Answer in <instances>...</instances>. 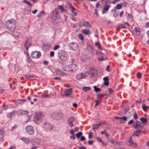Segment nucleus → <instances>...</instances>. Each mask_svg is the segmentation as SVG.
<instances>
[{
    "label": "nucleus",
    "instance_id": "obj_30",
    "mask_svg": "<svg viewBox=\"0 0 149 149\" xmlns=\"http://www.w3.org/2000/svg\"><path fill=\"white\" fill-rule=\"evenodd\" d=\"M36 76L35 75H33L31 74H26L25 75V77L27 79H29L31 78H35Z\"/></svg>",
    "mask_w": 149,
    "mask_h": 149
},
{
    "label": "nucleus",
    "instance_id": "obj_22",
    "mask_svg": "<svg viewBox=\"0 0 149 149\" xmlns=\"http://www.w3.org/2000/svg\"><path fill=\"white\" fill-rule=\"evenodd\" d=\"M82 33L85 35H89L90 33V31L89 30L83 29L82 30Z\"/></svg>",
    "mask_w": 149,
    "mask_h": 149
},
{
    "label": "nucleus",
    "instance_id": "obj_20",
    "mask_svg": "<svg viewBox=\"0 0 149 149\" xmlns=\"http://www.w3.org/2000/svg\"><path fill=\"white\" fill-rule=\"evenodd\" d=\"M103 124H104V123L101 122L100 123L97 124L95 125H93V129H97L101 125Z\"/></svg>",
    "mask_w": 149,
    "mask_h": 149
},
{
    "label": "nucleus",
    "instance_id": "obj_45",
    "mask_svg": "<svg viewBox=\"0 0 149 149\" xmlns=\"http://www.w3.org/2000/svg\"><path fill=\"white\" fill-rule=\"evenodd\" d=\"M142 108L143 110L144 111H146L148 108V107L145 104H143Z\"/></svg>",
    "mask_w": 149,
    "mask_h": 149
},
{
    "label": "nucleus",
    "instance_id": "obj_46",
    "mask_svg": "<svg viewBox=\"0 0 149 149\" xmlns=\"http://www.w3.org/2000/svg\"><path fill=\"white\" fill-rule=\"evenodd\" d=\"M78 37L79 39L81 40H84V37L83 35L81 33H80L78 35Z\"/></svg>",
    "mask_w": 149,
    "mask_h": 149
},
{
    "label": "nucleus",
    "instance_id": "obj_25",
    "mask_svg": "<svg viewBox=\"0 0 149 149\" xmlns=\"http://www.w3.org/2000/svg\"><path fill=\"white\" fill-rule=\"evenodd\" d=\"M127 120V118L126 117H120V122L121 123H124V121Z\"/></svg>",
    "mask_w": 149,
    "mask_h": 149
},
{
    "label": "nucleus",
    "instance_id": "obj_1",
    "mask_svg": "<svg viewBox=\"0 0 149 149\" xmlns=\"http://www.w3.org/2000/svg\"><path fill=\"white\" fill-rule=\"evenodd\" d=\"M33 121L37 124L41 123L44 120L43 115L41 113H37L34 116Z\"/></svg>",
    "mask_w": 149,
    "mask_h": 149
},
{
    "label": "nucleus",
    "instance_id": "obj_62",
    "mask_svg": "<svg viewBox=\"0 0 149 149\" xmlns=\"http://www.w3.org/2000/svg\"><path fill=\"white\" fill-rule=\"evenodd\" d=\"M80 140L81 141H83L86 140V138L84 136H81Z\"/></svg>",
    "mask_w": 149,
    "mask_h": 149
},
{
    "label": "nucleus",
    "instance_id": "obj_51",
    "mask_svg": "<svg viewBox=\"0 0 149 149\" xmlns=\"http://www.w3.org/2000/svg\"><path fill=\"white\" fill-rule=\"evenodd\" d=\"M49 97V95L48 94L45 95V94H43L41 96V97L42 98H43V97L47 98Z\"/></svg>",
    "mask_w": 149,
    "mask_h": 149
},
{
    "label": "nucleus",
    "instance_id": "obj_48",
    "mask_svg": "<svg viewBox=\"0 0 149 149\" xmlns=\"http://www.w3.org/2000/svg\"><path fill=\"white\" fill-rule=\"evenodd\" d=\"M95 91L97 92L100 91V89L99 88H97L96 86H94Z\"/></svg>",
    "mask_w": 149,
    "mask_h": 149
},
{
    "label": "nucleus",
    "instance_id": "obj_27",
    "mask_svg": "<svg viewBox=\"0 0 149 149\" xmlns=\"http://www.w3.org/2000/svg\"><path fill=\"white\" fill-rule=\"evenodd\" d=\"M13 35L15 38H18L20 36V34L17 32L15 31L13 32Z\"/></svg>",
    "mask_w": 149,
    "mask_h": 149
},
{
    "label": "nucleus",
    "instance_id": "obj_49",
    "mask_svg": "<svg viewBox=\"0 0 149 149\" xmlns=\"http://www.w3.org/2000/svg\"><path fill=\"white\" fill-rule=\"evenodd\" d=\"M89 74V72L88 71H86L84 73H83V76L84 78L88 76Z\"/></svg>",
    "mask_w": 149,
    "mask_h": 149
},
{
    "label": "nucleus",
    "instance_id": "obj_47",
    "mask_svg": "<svg viewBox=\"0 0 149 149\" xmlns=\"http://www.w3.org/2000/svg\"><path fill=\"white\" fill-rule=\"evenodd\" d=\"M8 108V107L7 105L3 104V105L2 107L1 108V109L2 110H5L7 109Z\"/></svg>",
    "mask_w": 149,
    "mask_h": 149
},
{
    "label": "nucleus",
    "instance_id": "obj_64",
    "mask_svg": "<svg viewBox=\"0 0 149 149\" xmlns=\"http://www.w3.org/2000/svg\"><path fill=\"white\" fill-rule=\"evenodd\" d=\"M27 61L29 62H30L31 61V59L30 57L28 55V56L27 57Z\"/></svg>",
    "mask_w": 149,
    "mask_h": 149
},
{
    "label": "nucleus",
    "instance_id": "obj_14",
    "mask_svg": "<svg viewBox=\"0 0 149 149\" xmlns=\"http://www.w3.org/2000/svg\"><path fill=\"white\" fill-rule=\"evenodd\" d=\"M55 73L57 75L63 76L65 75V73L63 72L61 70L57 69L55 70Z\"/></svg>",
    "mask_w": 149,
    "mask_h": 149
},
{
    "label": "nucleus",
    "instance_id": "obj_24",
    "mask_svg": "<svg viewBox=\"0 0 149 149\" xmlns=\"http://www.w3.org/2000/svg\"><path fill=\"white\" fill-rule=\"evenodd\" d=\"M103 4H106L107 3L111 4L112 2L111 0H103L102 1Z\"/></svg>",
    "mask_w": 149,
    "mask_h": 149
},
{
    "label": "nucleus",
    "instance_id": "obj_23",
    "mask_svg": "<svg viewBox=\"0 0 149 149\" xmlns=\"http://www.w3.org/2000/svg\"><path fill=\"white\" fill-rule=\"evenodd\" d=\"M84 78V77L83 76V73H81L77 75V78L78 79L80 80Z\"/></svg>",
    "mask_w": 149,
    "mask_h": 149
},
{
    "label": "nucleus",
    "instance_id": "obj_37",
    "mask_svg": "<svg viewBox=\"0 0 149 149\" xmlns=\"http://www.w3.org/2000/svg\"><path fill=\"white\" fill-rule=\"evenodd\" d=\"M104 95L103 94H101L98 95H97V98L99 100H101L103 97L104 96Z\"/></svg>",
    "mask_w": 149,
    "mask_h": 149
},
{
    "label": "nucleus",
    "instance_id": "obj_18",
    "mask_svg": "<svg viewBox=\"0 0 149 149\" xmlns=\"http://www.w3.org/2000/svg\"><path fill=\"white\" fill-rule=\"evenodd\" d=\"M69 7L70 9H71V12L72 13L75 15H77V10L74 8L71 4H69Z\"/></svg>",
    "mask_w": 149,
    "mask_h": 149
},
{
    "label": "nucleus",
    "instance_id": "obj_50",
    "mask_svg": "<svg viewBox=\"0 0 149 149\" xmlns=\"http://www.w3.org/2000/svg\"><path fill=\"white\" fill-rule=\"evenodd\" d=\"M3 140V135L2 134H0V141H2Z\"/></svg>",
    "mask_w": 149,
    "mask_h": 149
},
{
    "label": "nucleus",
    "instance_id": "obj_53",
    "mask_svg": "<svg viewBox=\"0 0 149 149\" xmlns=\"http://www.w3.org/2000/svg\"><path fill=\"white\" fill-rule=\"evenodd\" d=\"M60 47V46L59 45H57L55 46L54 47V49L55 50H56L58 49Z\"/></svg>",
    "mask_w": 149,
    "mask_h": 149
},
{
    "label": "nucleus",
    "instance_id": "obj_35",
    "mask_svg": "<svg viewBox=\"0 0 149 149\" xmlns=\"http://www.w3.org/2000/svg\"><path fill=\"white\" fill-rule=\"evenodd\" d=\"M141 131L140 130H137L134 133V135L136 136H138L141 133Z\"/></svg>",
    "mask_w": 149,
    "mask_h": 149
},
{
    "label": "nucleus",
    "instance_id": "obj_34",
    "mask_svg": "<svg viewBox=\"0 0 149 149\" xmlns=\"http://www.w3.org/2000/svg\"><path fill=\"white\" fill-rule=\"evenodd\" d=\"M15 113H16L17 115H22V110H19L17 111H14Z\"/></svg>",
    "mask_w": 149,
    "mask_h": 149
},
{
    "label": "nucleus",
    "instance_id": "obj_4",
    "mask_svg": "<svg viewBox=\"0 0 149 149\" xmlns=\"http://www.w3.org/2000/svg\"><path fill=\"white\" fill-rule=\"evenodd\" d=\"M58 56L60 60L63 61H66L68 60L69 56L68 54L63 50L58 51Z\"/></svg>",
    "mask_w": 149,
    "mask_h": 149
},
{
    "label": "nucleus",
    "instance_id": "obj_9",
    "mask_svg": "<svg viewBox=\"0 0 149 149\" xmlns=\"http://www.w3.org/2000/svg\"><path fill=\"white\" fill-rule=\"evenodd\" d=\"M43 127L46 131L51 130L52 128V126L48 123L45 122L43 125Z\"/></svg>",
    "mask_w": 149,
    "mask_h": 149
},
{
    "label": "nucleus",
    "instance_id": "obj_28",
    "mask_svg": "<svg viewBox=\"0 0 149 149\" xmlns=\"http://www.w3.org/2000/svg\"><path fill=\"white\" fill-rule=\"evenodd\" d=\"M100 56L98 57V59L100 61H103L104 58V54L102 53H100Z\"/></svg>",
    "mask_w": 149,
    "mask_h": 149
},
{
    "label": "nucleus",
    "instance_id": "obj_54",
    "mask_svg": "<svg viewBox=\"0 0 149 149\" xmlns=\"http://www.w3.org/2000/svg\"><path fill=\"white\" fill-rule=\"evenodd\" d=\"M26 101V100L24 99L19 100V101H18V103L20 104L23 102H25Z\"/></svg>",
    "mask_w": 149,
    "mask_h": 149
},
{
    "label": "nucleus",
    "instance_id": "obj_21",
    "mask_svg": "<svg viewBox=\"0 0 149 149\" xmlns=\"http://www.w3.org/2000/svg\"><path fill=\"white\" fill-rule=\"evenodd\" d=\"M103 80L104 81V84L106 86H108L109 84V81L108 77H105L103 78Z\"/></svg>",
    "mask_w": 149,
    "mask_h": 149
},
{
    "label": "nucleus",
    "instance_id": "obj_42",
    "mask_svg": "<svg viewBox=\"0 0 149 149\" xmlns=\"http://www.w3.org/2000/svg\"><path fill=\"white\" fill-rule=\"evenodd\" d=\"M58 8L61 9V11L63 12L64 11V8L61 5H59L58 6Z\"/></svg>",
    "mask_w": 149,
    "mask_h": 149
},
{
    "label": "nucleus",
    "instance_id": "obj_56",
    "mask_svg": "<svg viewBox=\"0 0 149 149\" xmlns=\"http://www.w3.org/2000/svg\"><path fill=\"white\" fill-rule=\"evenodd\" d=\"M22 114H25L28 113V112L27 111L22 110Z\"/></svg>",
    "mask_w": 149,
    "mask_h": 149
},
{
    "label": "nucleus",
    "instance_id": "obj_58",
    "mask_svg": "<svg viewBox=\"0 0 149 149\" xmlns=\"http://www.w3.org/2000/svg\"><path fill=\"white\" fill-rule=\"evenodd\" d=\"M134 122V121L133 120H131L128 122V125H131Z\"/></svg>",
    "mask_w": 149,
    "mask_h": 149
},
{
    "label": "nucleus",
    "instance_id": "obj_10",
    "mask_svg": "<svg viewBox=\"0 0 149 149\" xmlns=\"http://www.w3.org/2000/svg\"><path fill=\"white\" fill-rule=\"evenodd\" d=\"M52 17L54 20L58 19L60 17V13L57 10H55L52 13Z\"/></svg>",
    "mask_w": 149,
    "mask_h": 149
},
{
    "label": "nucleus",
    "instance_id": "obj_29",
    "mask_svg": "<svg viewBox=\"0 0 149 149\" xmlns=\"http://www.w3.org/2000/svg\"><path fill=\"white\" fill-rule=\"evenodd\" d=\"M91 88L89 87H84L82 88V90L84 92H87L91 90Z\"/></svg>",
    "mask_w": 149,
    "mask_h": 149
},
{
    "label": "nucleus",
    "instance_id": "obj_19",
    "mask_svg": "<svg viewBox=\"0 0 149 149\" xmlns=\"http://www.w3.org/2000/svg\"><path fill=\"white\" fill-rule=\"evenodd\" d=\"M20 139L23 141L26 144H29L30 142V140L29 139L23 137L20 138Z\"/></svg>",
    "mask_w": 149,
    "mask_h": 149
},
{
    "label": "nucleus",
    "instance_id": "obj_40",
    "mask_svg": "<svg viewBox=\"0 0 149 149\" xmlns=\"http://www.w3.org/2000/svg\"><path fill=\"white\" fill-rule=\"evenodd\" d=\"M122 8V5L120 4H117L115 8L117 9H120Z\"/></svg>",
    "mask_w": 149,
    "mask_h": 149
},
{
    "label": "nucleus",
    "instance_id": "obj_2",
    "mask_svg": "<svg viewBox=\"0 0 149 149\" xmlns=\"http://www.w3.org/2000/svg\"><path fill=\"white\" fill-rule=\"evenodd\" d=\"M78 69L77 66L75 64H70L65 66L63 68V70L66 72H73Z\"/></svg>",
    "mask_w": 149,
    "mask_h": 149
},
{
    "label": "nucleus",
    "instance_id": "obj_3",
    "mask_svg": "<svg viewBox=\"0 0 149 149\" xmlns=\"http://www.w3.org/2000/svg\"><path fill=\"white\" fill-rule=\"evenodd\" d=\"M15 21L14 19L8 20L6 23L7 28L10 31H13L15 28Z\"/></svg>",
    "mask_w": 149,
    "mask_h": 149
},
{
    "label": "nucleus",
    "instance_id": "obj_26",
    "mask_svg": "<svg viewBox=\"0 0 149 149\" xmlns=\"http://www.w3.org/2000/svg\"><path fill=\"white\" fill-rule=\"evenodd\" d=\"M134 31L136 33V35H139L140 34V31L139 28L135 27L134 28Z\"/></svg>",
    "mask_w": 149,
    "mask_h": 149
},
{
    "label": "nucleus",
    "instance_id": "obj_44",
    "mask_svg": "<svg viewBox=\"0 0 149 149\" xmlns=\"http://www.w3.org/2000/svg\"><path fill=\"white\" fill-rule=\"evenodd\" d=\"M95 45L98 48V49H102V47L101 46V45L99 43V42L96 43L95 44Z\"/></svg>",
    "mask_w": 149,
    "mask_h": 149
},
{
    "label": "nucleus",
    "instance_id": "obj_39",
    "mask_svg": "<svg viewBox=\"0 0 149 149\" xmlns=\"http://www.w3.org/2000/svg\"><path fill=\"white\" fill-rule=\"evenodd\" d=\"M127 18L129 22L131 21L132 20V17L130 14H129L128 15Z\"/></svg>",
    "mask_w": 149,
    "mask_h": 149
},
{
    "label": "nucleus",
    "instance_id": "obj_31",
    "mask_svg": "<svg viewBox=\"0 0 149 149\" xmlns=\"http://www.w3.org/2000/svg\"><path fill=\"white\" fill-rule=\"evenodd\" d=\"M140 122L138 121H136L135 123H134L133 125L135 129H138V126Z\"/></svg>",
    "mask_w": 149,
    "mask_h": 149
},
{
    "label": "nucleus",
    "instance_id": "obj_6",
    "mask_svg": "<svg viewBox=\"0 0 149 149\" xmlns=\"http://www.w3.org/2000/svg\"><path fill=\"white\" fill-rule=\"evenodd\" d=\"M67 88H66L64 91L65 95L66 96L68 97L70 96L72 92L73 88L71 85H68Z\"/></svg>",
    "mask_w": 149,
    "mask_h": 149
},
{
    "label": "nucleus",
    "instance_id": "obj_15",
    "mask_svg": "<svg viewBox=\"0 0 149 149\" xmlns=\"http://www.w3.org/2000/svg\"><path fill=\"white\" fill-rule=\"evenodd\" d=\"M110 7V6L109 5H106L103 7V9L102 10V14L105 13L108 10Z\"/></svg>",
    "mask_w": 149,
    "mask_h": 149
},
{
    "label": "nucleus",
    "instance_id": "obj_11",
    "mask_svg": "<svg viewBox=\"0 0 149 149\" xmlns=\"http://www.w3.org/2000/svg\"><path fill=\"white\" fill-rule=\"evenodd\" d=\"M25 129L28 133L30 134H33L34 132V128L31 126H28Z\"/></svg>",
    "mask_w": 149,
    "mask_h": 149
},
{
    "label": "nucleus",
    "instance_id": "obj_55",
    "mask_svg": "<svg viewBox=\"0 0 149 149\" xmlns=\"http://www.w3.org/2000/svg\"><path fill=\"white\" fill-rule=\"evenodd\" d=\"M93 133L91 132H90L89 134L88 138L89 139L92 138L93 137Z\"/></svg>",
    "mask_w": 149,
    "mask_h": 149
},
{
    "label": "nucleus",
    "instance_id": "obj_32",
    "mask_svg": "<svg viewBox=\"0 0 149 149\" xmlns=\"http://www.w3.org/2000/svg\"><path fill=\"white\" fill-rule=\"evenodd\" d=\"M140 120L143 123H146L148 121L146 118H140Z\"/></svg>",
    "mask_w": 149,
    "mask_h": 149
},
{
    "label": "nucleus",
    "instance_id": "obj_16",
    "mask_svg": "<svg viewBox=\"0 0 149 149\" xmlns=\"http://www.w3.org/2000/svg\"><path fill=\"white\" fill-rule=\"evenodd\" d=\"M75 120L74 118L72 117L69 118L68 120V124L69 126L70 127H72L73 126V123Z\"/></svg>",
    "mask_w": 149,
    "mask_h": 149
},
{
    "label": "nucleus",
    "instance_id": "obj_17",
    "mask_svg": "<svg viewBox=\"0 0 149 149\" xmlns=\"http://www.w3.org/2000/svg\"><path fill=\"white\" fill-rule=\"evenodd\" d=\"M31 45V43L28 39L25 42V47L26 50L27 51Z\"/></svg>",
    "mask_w": 149,
    "mask_h": 149
},
{
    "label": "nucleus",
    "instance_id": "obj_57",
    "mask_svg": "<svg viewBox=\"0 0 149 149\" xmlns=\"http://www.w3.org/2000/svg\"><path fill=\"white\" fill-rule=\"evenodd\" d=\"M75 132V130H71L70 131V134L72 135H75L74 133Z\"/></svg>",
    "mask_w": 149,
    "mask_h": 149
},
{
    "label": "nucleus",
    "instance_id": "obj_33",
    "mask_svg": "<svg viewBox=\"0 0 149 149\" xmlns=\"http://www.w3.org/2000/svg\"><path fill=\"white\" fill-rule=\"evenodd\" d=\"M15 112L13 111V112L8 113L7 117L9 118H10L12 117L13 114L15 113Z\"/></svg>",
    "mask_w": 149,
    "mask_h": 149
},
{
    "label": "nucleus",
    "instance_id": "obj_36",
    "mask_svg": "<svg viewBox=\"0 0 149 149\" xmlns=\"http://www.w3.org/2000/svg\"><path fill=\"white\" fill-rule=\"evenodd\" d=\"M83 133L81 132H79L76 134V136L77 138H79L82 135Z\"/></svg>",
    "mask_w": 149,
    "mask_h": 149
},
{
    "label": "nucleus",
    "instance_id": "obj_8",
    "mask_svg": "<svg viewBox=\"0 0 149 149\" xmlns=\"http://www.w3.org/2000/svg\"><path fill=\"white\" fill-rule=\"evenodd\" d=\"M70 49L76 51L78 49V44L76 42H72L68 44Z\"/></svg>",
    "mask_w": 149,
    "mask_h": 149
},
{
    "label": "nucleus",
    "instance_id": "obj_52",
    "mask_svg": "<svg viewBox=\"0 0 149 149\" xmlns=\"http://www.w3.org/2000/svg\"><path fill=\"white\" fill-rule=\"evenodd\" d=\"M142 74L140 72H138L137 74V77L139 79H141V78Z\"/></svg>",
    "mask_w": 149,
    "mask_h": 149
},
{
    "label": "nucleus",
    "instance_id": "obj_12",
    "mask_svg": "<svg viewBox=\"0 0 149 149\" xmlns=\"http://www.w3.org/2000/svg\"><path fill=\"white\" fill-rule=\"evenodd\" d=\"M41 56L40 52H34L31 54V57L33 58H40Z\"/></svg>",
    "mask_w": 149,
    "mask_h": 149
},
{
    "label": "nucleus",
    "instance_id": "obj_5",
    "mask_svg": "<svg viewBox=\"0 0 149 149\" xmlns=\"http://www.w3.org/2000/svg\"><path fill=\"white\" fill-rule=\"evenodd\" d=\"M132 138V136H131L126 141L125 144L126 145L130 146L132 147L136 148L137 147V145L135 143L133 142Z\"/></svg>",
    "mask_w": 149,
    "mask_h": 149
},
{
    "label": "nucleus",
    "instance_id": "obj_43",
    "mask_svg": "<svg viewBox=\"0 0 149 149\" xmlns=\"http://www.w3.org/2000/svg\"><path fill=\"white\" fill-rule=\"evenodd\" d=\"M45 11L44 10H42L41 12V13L38 15V18H40L42 15L45 14Z\"/></svg>",
    "mask_w": 149,
    "mask_h": 149
},
{
    "label": "nucleus",
    "instance_id": "obj_41",
    "mask_svg": "<svg viewBox=\"0 0 149 149\" xmlns=\"http://www.w3.org/2000/svg\"><path fill=\"white\" fill-rule=\"evenodd\" d=\"M122 141H119L118 142H117L116 141H115L114 145L118 146L122 145Z\"/></svg>",
    "mask_w": 149,
    "mask_h": 149
},
{
    "label": "nucleus",
    "instance_id": "obj_38",
    "mask_svg": "<svg viewBox=\"0 0 149 149\" xmlns=\"http://www.w3.org/2000/svg\"><path fill=\"white\" fill-rule=\"evenodd\" d=\"M109 141L113 145L115 144L116 140L114 139H113L111 137H110L109 139Z\"/></svg>",
    "mask_w": 149,
    "mask_h": 149
},
{
    "label": "nucleus",
    "instance_id": "obj_60",
    "mask_svg": "<svg viewBox=\"0 0 149 149\" xmlns=\"http://www.w3.org/2000/svg\"><path fill=\"white\" fill-rule=\"evenodd\" d=\"M143 127V126L141 124H140V123H139L138 125V129L139 128H142Z\"/></svg>",
    "mask_w": 149,
    "mask_h": 149
},
{
    "label": "nucleus",
    "instance_id": "obj_59",
    "mask_svg": "<svg viewBox=\"0 0 149 149\" xmlns=\"http://www.w3.org/2000/svg\"><path fill=\"white\" fill-rule=\"evenodd\" d=\"M95 102H96V104L95 105V107H96L98 105H99V101L97 100H95Z\"/></svg>",
    "mask_w": 149,
    "mask_h": 149
},
{
    "label": "nucleus",
    "instance_id": "obj_63",
    "mask_svg": "<svg viewBox=\"0 0 149 149\" xmlns=\"http://www.w3.org/2000/svg\"><path fill=\"white\" fill-rule=\"evenodd\" d=\"M94 141L93 140H90L88 141V143L89 145H92L94 143Z\"/></svg>",
    "mask_w": 149,
    "mask_h": 149
},
{
    "label": "nucleus",
    "instance_id": "obj_7",
    "mask_svg": "<svg viewBox=\"0 0 149 149\" xmlns=\"http://www.w3.org/2000/svg\"><path fill=\"white\" fill-rule=\"evenodd\" d=\"M63 114L61 112L54 113L52 115V118L55 119L59 120L62 118Z\"/></svg>",
    "mask_w": 149,
    "mask_h": 149
},
{
    "label": "nucleus",
    "instance_id": "obj_61",
    "mask_svg": "<svg viewBox=\"0 0 149 149\" xmlns=\"http://www.w3.org/2000/svg\"><path fill=\"white\" fill-rule=\"evenodd\" d=\"M54 51H52L50 53V56L51 57H54Z\"/></svg>",
    "mask_w": 149,
    "mask_h": 149
},
{
    "label": "nucleus",
    "instance_id": "obj_13",
    "mask_svg": "<svg viewBox=\"0 0 149 149\" xmlns=\"http://www.w3.org/2000/svg\"><path fill=\"white\" fill-rule=\"evenodd\" d=\"M80 26L81 27L84 26L87 28H89L91 27V26L88 22L82 21L80 22Z\"/></svg>",
    "mask_w": 149,
    "mask_h": 149
}]
</instances>
